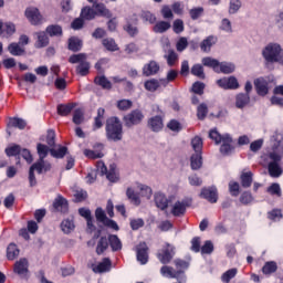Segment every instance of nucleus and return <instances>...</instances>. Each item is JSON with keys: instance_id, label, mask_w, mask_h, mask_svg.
<instances>
[{"instance_id": "f257e3e1", "label": "nucleus", "mask_w": 283, "mask_h": 283, "mask_svg": "<svg viewBox=\"0 0 283 283\" xmlns=\"http://www.w3.org/2000/svg\"><path fill=\"white\" fill-rule=\"evenodd\" d=\"M282 158H283V138L276 136L273 142L272 151L265 156L268 171L271 178H280V176H282L283 170L279 164L280 160H282Z\"/></svg>"}, {"instance_id": "f03ea898", "label": "nucleus", "mask_w": 283, "mask_h": 283, "mask_svg": "<svg viewBox=\"0 0 283 283\" xmlns=\"http://www.w3.org/2000/svg\"><path fill=\"white\" fill-rule=\"evenodd\" d=\"M106 138L113 143L123 140V122L120 118L114 116L106 120Z\"/></svg>"}, {"instance_id": "7ed1b4c3", "label": "nucleus", "mask_w": 283, "mask_h": 283, "mask_svg": "<svg viewBox=\"0 0 283 283\" xmlns=\"http://www.w3.org/2000/svg\"><path fill=\"white\" fill-rule=\"evenodd\" d=\"M209 138L214 140L216 145H220V143H222L220 151L223 156L233 154V146L231 145V143H233V138H231V135H220L217 129H212L209 133Z\"/></svg>"}, {"instance_id": "20e7f679", "label": "nucleus", "mask_w": 283, "mask_h": 283, "mask_svg": "<svg viewBox=\"0 0 283 283\" xmlns=\"http://www.w3.org/2000/svg\"><path fill=\"white\" fill-rule=\"evenodd\" d=\"M262 56L266 63L283 65V49L277 43L268 44L262 51Z\"/></svg>"}, {"instance_id": "39448f33", "label": "nucleus", "mask_w": 283, "mask_h": 283, "mask_svg": "<svg viewBox=\"0 0 283 283\" xmlns=\"http://www.w3.org/2000/svg\"><path fill=\"white\" fill-rule=\"evenodd\" d=\"M202 65H205L206 67H212V70L214 72H217V74H220V72L222 74H233V72H235V64L231 63V62H219L218 60L213 59V57H203L201 60Z\"/></svg>"}, {"instance_id": "423d86ee", "label": "nucleus", "mask_w": 283, "mask_h": 283, "mask_svg": "<svg viewBox=\"0 0 283 283\" xmlns=\"http://www.w3.org/2000/svg\"><path fill=\"white\" fill-rule=\"evenodd\" d=\"M145 120V114L140 109H133L130 113L124 115L123 123L125 127L132 129V127H136V125H140Z\"/></svg>"}, {"instance_id": "0eeeda50", "label": "nucleus", "mask_w": 283, "mask_h": 283, "mask_svg": "<svg viewBox=\"0 0 283 283\" xmlns=\"http://www.w3.org/2000/svg\"><path fill=\"white\" fill-rule=\"evenodd\" d=\"M39 160L35 161V165H40V167H44V171H50L52 169V165L50 161H45V158H48V154H50V147H48L44 144H38L36 146Z\"/></svg>"}, {"instance_id": "6e6552de", "label": "nucleus", "mask_w": 283, "mask_h": 283, "mask_svg": "<svg viewBox=\"0 0 283 283\" xmlns=\"http://www.w3.org/2000/svg\"><path fill=\"white\" fill-rule=\"evenodd\" d=\"M174 255H176V247L169 243H166V247L157 253V258L161 264H169L174 260Z\"/></svg>"}, {"instance_id": "1a4fd4ad", "label": "nucleus", "mask_w": 283, "mask_h": 283, "mask_svg": "<svg viewBox=\"0 0 283 283\" xmlns=\"http://www.w3.org/2000/svg\"><path fill=\"white\" fill-rule=\"evenodd\" d=\"M147 127L148 129H150V132H154L155 134H158V132H163V128L165 127L163 116L157 115L150 117L147 122Z\"/></svg>"}, {"instance_id": "9d476101", "label": "nucleus", "mask_w": 283, "mask_h": 283, "mask_svg": "<svg viewBox=\"0 0 283 283\" xmlns=\"http://www.w3.org/2000/svg\"><path fill=\"white\" fill-rule=\"evenodd\" d=\"M200 198H203L205 200H208V202H211L214 205L218 202V188L217 187H209V188H202L200 192Z\"/></svg>"}, {"instance_id": "9b49d317", "label": "nucleus", "mask_w": 283, "mask_h": 283, "mask_svg": "<svg viewBox=\"0 0 283 283\" xmlns=\"http://www.w3.org/2000/svg\"><path fill=\"white\" fill-rule=\"evenodd\" d=\"M189 205H191V201L187 199L175 202L171 209L172 216L177 218H180V216H185L187 211V207H189Z\"/></svg>"}, {"instance_id": "f8f14e48", "label": "nucleus", "mask_w": 283, "mask_h": 283, "mask_svg": "<svg viewBox=\"0 0 283 283\" xmlns=\"http://www.w3.org/2000/svg\"><path fill=\"white\" fill-rule=\"evenodd\" d=\"M217 84L219 85V87H222V90H238L240 87L238 78H235L234 76L218 80Z\"/></svg>"}, {"instance_id": "ddd939ff", "label": "nucleus", "mask_w": 283, "mask_h": 283, "mask_svg": "<svg viewBox=\"0 0 283 283\" xmlns=\"http://www.w3.org/2000/svg\"><path fill=\"white\" fill-rule=\"evenodd\" d=\"M103 149H105V146L103 144H95L93 150L84 149V156H86V158H91L92 160L103 158V156H105Z\"/></svg>"}, {"instance_id": "4468645a", "label": "nucleus", "mask_w": 283, "mask_h": 283, "mask_svg": "<svg viewBox=\"0 0 283 283\" xmlns=\"http://www.w3.org/2000/svg\"><path fill=\"white\" fill-rule=\"evenodd\" d=\"M254 87L259 96H266L269 94V82L264 77L255 78Z\"/></svg>"}, {"instance_id": "2eb2a0df", "label": "nucleus", "mask_w": 283, "mask_h": 283, "mask_svg": "<svg viewBox=\"0 0 283 283\" xmlns=\"http://www.w3.org/2000/svg\"><path fill=\"white\" fill-rule=\"evenodd\" d=\"M34 171H38V174H45V167L40 166V164H33L31 165L29 169V185L30 187H36V176H34Z\"/></svg>"}, {"instance_id": "dca6fc26", "label": "nucleus", "mask_w": 283, "mask_h": 283, "mask_svg": "<svg viewBox=\"0 0 283 283\" xmlns=\"http://www.w3.org/2000/svg\"><path fill=\"white\" fill-rule=\"evenodd\" d=\"M216 43H218V36L209 35L201 41V43L199 44V48L201 52H205V54H209V52H211V48H213Z\"/></svg>"}, {"instance_id": "f3484780", "label": "nucleus", "mask_w": 283, "mask_h": 283, "mask_svg": "<svg viewBox=\"0 0 283 283\" xmlns=\"http://www.w3.org/2000/svg\"><path fill=\"white\" fill-rule=\"evenodd\" d=\"M147 251H149L147 243L143 242L137 245V261L140 262V264L149 262V254Z\"/></svg>"}, {"instance_id": "a211bd4d", "label": "nucleus", "mask_w": 283, "mask_h": 283, "mask_svg": "<svg viewBox=\"0 0 283 283\" xmlns=\"http://www.w3.org/2000/svg\"><path fill=\"white\" fill-rule=\"evenodd\" d=\"M25 17L30 21L31 25H39L41 23V13L36 8H28L25 10Z\"/></svg>"}, {"instance_id": "6ab92c4d", "label": "nucleus", "mask_w": 283, "mask_h": 283, "mask_svg": "<svg viewBox=\"0 0 283 283\" xmlns=\"http://www.w3.org/2000/svg\"><path fill=\"white\" fill-rule=\"evenodd\" d=\"M160 72V64L156 61H150L149 63L145 64L143 67V75L144 76H156Z\"/></svg>"}, {"instance_id": "aec40b11", "label": "nucleus", "mask_w": 283, "mask_h": 283, "mask_svg": "<svg viewBox=\"0 0 283 283\" xmlns=\"http://www.w3.org/2000/svg\"><path fill=\"white\" fill-rule=\"evenodd\" d=\"M160 273L164 277H170V279H175V280H178L180 277V275H182L181 270L175 271L174 268L169 266V265L161 266Z\"/></svg>"}, {"instance_id": "412c9836", "label": "nucleus", "mask_w": 283, "mask_h": 283, "mask_svg": "<svg viewBox=\"0 0 283 283\" xmlns=\"http://www.w3.org/2000/svg\"><path fill=\"white\" fill-rule=\"evenodd\" d=\"M17 32V27L12 22L0 21V36L7 34V36H12Z\"/></svg>"}, {"instance_id": "4be33fe9", "label": "nucleus", "mask_w": 283, "mask_h": 283, "mask_svg": "<svg viewBox=\"0 0 283 283\" xmlns=\"http://www.w3.org/2000/svg\"><path fill=\"white\" fill-rule=\"evenodd\" d=\"M155 203L158 209L161 211H165L167 207H169V200L167 199V196L163 192H156L155 193Z\"/></svg>"}, {"instance_id": "5701e85b", "label": "nucleus", "mask_w": 283, "mask_h": 283, "mask_svg": "<svg viewBox=\"0 0 283 283\" xmlns=\"http://www.w3.org/2000/svg\"><path fill=\"white\" fill-rule=\"evenodd\" d=\"M249 103H251V95L239 93L235 96V107H238V109H244Z\"/></svg>"}, {"instance_id": "b1692460", "label": "nucleus", "mask_w": 283, "mask_h": 283, "mask_svg": "<svg viewBox=\"0 0 283 283\" xmlns=\"http://www.w3.org/2000/svg\"><path fill=\"white\" fill-rule=\"evenodd\" d=\"M35 36L38 39L35 42V48H48V45H50V38L48 36V32H36Z\"/></svg>"}, {"instance_id": "393cba45", "label": "nucleus", "mask_w": 283, "mask_h": 283, "mask_svg": "<svg viewBox=\"0 0 283 283\" xmlns=\"http://www.w3.org/2000/svg\"><path fill=\"white\" fill-rule=\"evenodd\" d=\"M53 207L61 213H67V209H69L67 199L59 196L57 198H55L53 202Z\"/></svg>"}, {"instance_id": "a878e982", "label": "nucleus", "mask_w": 283, "mask_h": 283, "mask_svg": "<svg viewBox=\"0 0 283 283\" xmlns=\"http://www.w3.org/2000/svg\"><path fill=\"white\" fill-rule=\"evenodd\" d=\"M14 273L25 275L28 273V259H20L14 264Z\"/></svg>"}, {"instance_id": "bb28decb", "label": "nucleus", "mask_w": 283, "mask_h": 283, "mask_svg": "<svg viewBox=\"0 0 283 283\" xmlns=\"http://www.w3.org/2000/svg\"><path fill=\"white\" fill-rule=\"evenodd\" d=\"M83 49V41L77 36H72L69 39V50L71 52H81Z\"/></svg>"}, {"instance_id": "cd10ccee", "label": "nucleus", "mask_w": 283, "mask_h": 283, "mask_svg": "<svg viewBox=\"0 0 283 283\" xmlns=\"http://www.w3.org/2000/svg\"><path fill=\"white\" fill-rule=\"evenodd\" d=\"M93 8L96 10V14L99 17H104L105 19H112V11L107 9V7L104 3H96L93 6Z\"/></svg>"}, {"instance_id": "c85d7f7f", "label": "nucleus", "mask_w": 283, "mask_h": 283, "mask_svg": "<svg viewBox=\"0 0 283 283\" xmlns=\"http://www.w3.org/2000/svg\"><path fill=\"white\" fill-rule=\"evenodd\" d=\"M112 269V261L105 258L97 266L93 268L94 273H107Z\"/></svg>"}, {"instance_id": "c756f323", "label": "nucleus", "mask_w": 283, "mask_h": 283, "mask_svg": "<svg viewBox=\"0 0 283 283\" xmlns=\"http://www.w3.org/2000/svg\"><path fill=\"white\" fill-rule=\"evenodd\" d=\"M108 244L112 249V251H120L123 249V243L120 242V239H118V235L116 234H109L108 235Z\"/></svg>"}, {"instance_id": "7c9ffc66", "label": "nucleus", "mask_w": 283, "mask_h": 283, "mask_svg": "<svg viewBox=\"0 0 283 283\" xmlns=\"http://www.w3.org/2000/svg\"><path fill=\"white\" fill-rule=\"evenodd\" d=\"M190 167L195 171L202 167V153H195L190 157Z\"/></svg>"}, {"instance_id": "2f4dec72", "label": "nucleus", "mask_w": 283, "mask_h": 283, "mask_svg": "<svg viewBox=\"0 0 283 283\" xmlns=\"http://www.w3.org/2000/svg\"><path fill=\"white\" fill-rule=\"evenodd\" d=\"M106 249H109V238L101 237L99 240L97 241V245H96L97 255H103V252Z\"/></svg>"}, {"instance_id": "473e14b6", "label": "nucleus", "mask_w": 283, "mask_h": 283, "mask_svg": "<svg viewBox=\"0 0 283 283\" xmlns=\"http://www.w3.org/2000/svg\"><path fill=\"white\" fill-rule=\"evenodd\" d=\"M76 107V104L69 103V104H60L57 105V114L60 116H69V114H72V109Z\"/></svg>"}, {"instance_id": "72a5a7b5", "label": "nucleus", "mask_w": 283, "mask_h": 283, "mask_svg": "<svg viewBox=\"0 0 283 283\" xmlns=\"http://www.w3.org/2000/svg\"><path fill=\"white\" fill-rule=\"evenodd\" d=\"M170 28L171 23L167 21H159L154 25L153 31L155 32V34H165V32H167V30H169Z\"/></svg>"}, {"instance_id": "f704fd0d", "label": "nucleus", "mask_w": 283, "mask_h": 283, "mask_svg": "<svg viewBox=\"0 0 283 283\" xmlns=\"http://www.w3.org/2000/svg\"><path fill=\"white\" fill-rule=\"evenodd\" d=\"M164 59H166L169 67H174V65H176V61H178V53H176L174 49H168L164 55Z\"/></svg>"}, {"instance_id": "c9c22d12", "label": "nucleus", "mask_w": 283, "mask_h": 283, "mask_svg": "<svg viewBox=\"0 0 283 283\" xmlns=\"http://www.w3.org/2000/svg\"><path fill=\"white\" fill-rule=\"evenodd\" d=\"M45 32L49 36H63V28L59 24H51L46 27Z\"/></svg>"}, {"instance_id": "e433bc0d", "label": "nucleus", "mask_w": 283, "mask_h": 283, "mask_svg": "<svg viewBox=\"0 0 283 283\" xmlns=\"http://www.w3.org/2000/svg\"><path fill=\"white\" fill-rule=\"evenodd\" d=\"M19 247H17V244L14 243H10L7 248V259L8 260H17V258H19Z\"/></svg>"}, {"instance_id": "4c0bfd02", "label": "nucleus", "mask_w": 283, "mask_h": 283, "mask_svg": "<svg viewBox=\"0 0 283 283\" xmlns=\"http://www.w3.org/2000/svg\"><path fill=\"white\" fill-rule=\"evenodd\" d=\"M81 18L92 21V19H96V11L92 7H84L81 11Z\"/></svg>"}, {"instance_id": "58836bf2", "label": "nucleus", "mask_w": 283, "mask_h": 283, "mask_svg": "<svg viewBox=\"0 0 283 283\" xmlns=\"http://www.w3.org/2000/svg\"><path fill=\"white\" fill-rule=\"evenodd\" d=\"M251 185H253V172H251V171L243 172L241 175V186L244 189H249V187H251Z\"/></svg>"}, {"instance_id": "ea45409f", "label": "nucleus", "mask_w": 283, "mask_h": 283, "mask_svg": "<svg viewBox=\"0 0 283 283\" xmlns=\"http://www.w3.org/2000/svg\"><path fill=\"white\" fill-rule=\"evenodd\" d=\"M96 85H99L102 90H112V82L105 77V75L96 76L94 80Z\"/></svg>"}, {"instance_id": "a19ab883", "label": "nucleus", "mask_w": 283, "mask_h": 283, "mask_svg": "<svg viewBox=\"0 0 283 283\" xmlns=\"http://www.w3.org/2000/svg\"><path fill=\"white\" fill-rule=\"evenodd\" d=\"M277 271V263L274 261H268L262 268V273L264 275H271Z\"/></svg>"}, {"instance_id": "79ce46f5", "label": "nucleus", "mask_w": 283, "mask_h": 283, "mask_svg": "<svg viewBox=\"0 0 283 283\" xmlns=\"http://www.w3.org/2000/svg\"><path fill=\"white\" fill-rule=\"evenodd\" d=\"M28 123L23 118L11 117L9 118L8 127H17L18 129H23L27 127Z\"/></svg>"}, {"instance_id": "37998d69", "label": "nucleus", "mask_w": 283, "mask_h": 283, "mask_svg": "<svg viewBox=\"0 0 283 283\" xmlns=\"http://www.w3.org/2000/svg\"><path fill=\"white\" fill-rule=\"evenodd\" d=\"M8 50L12 56H22V54H25V50H23L21 45L15 42L9 44Z\"/></svg>"}, {"instance_id": "c03bdc74", "label": "nucleus", "mask_w": 283, "mask_h": 283, "mask_svg": "<svg viewBox=\"0 0 283 283\" xmlns=\"http://www.w3.org/2000/svg\"><path fill=\"white\" fill-rule=\"evenodd\" d=\"M50 154L53 158H65V156L67 155V147L60 146L59 149L51 148Z\"/></svg>"}, {"instance_id": "a18cd8bd", "label": "nucleus", "mask_w": 283, "mask_h": 283, "mask_svg": "<svg viewBox=\"0 0 283 283\" xmlns=\"http://www.w3.org/2000/svg\"><path fill=\"white\" fill-rule=\"evenodd\" d=\"M144 87L147 92H156L160 87V82L156 78H151L144 83Z\"/></svg>"}, {"instance_id": "49530a36", "label": "nucleus", "mask_w": 283, "mask_h": 283, "mask_svg": "<svg viewBox=\"0 0 283 283\" xmlns=\"http://www.w3.org/2000/svg\"><path fill=\"white\" fill-rule=\"evenodd\" d=\"M140 19L144 23H149L150 25L156 23V15L151 11H142Z\"/></svg>"}, {"instance_id": "de8ad7c7", "label": "nucleus", "mask_w": 283, "mask_h": 283, "mask_svg": "<svg viewBox=\"0 0 283 283\" xmlns=\"http://www.w3.org/2000/svg\"><path fill=\"white\" fill-rule=\"evenodd\" d=\"M103 45L108 50V52H118V44L112 38H106L103 40Z\"/></svg>"}, {"instance_id": "09e8293b", "label": "nucleus", "mask_w": 283, "mask_h": 283, "mask_svg": "<svg viewBox=\"0 0 283 283\" xmlns=\"http://www.w3.org/2000/svg\"><path fill=\"white\" fill-rule=\"evenodd\" d=\"M190 73L192 74V76H197V78L205 80L206 77L205 67L202 66V64H195L191 67Z\"/></svg>"}, {"instance_id": "8fccbe9b", "label": "nucleus", "mask_w": 283, "mask_h": 283, "mask_svg": "<svg viewBox=\"0 0 283 283\" xmlns=\"http://www.w3.org/2000/svg\"><path fill=\"white\" fill-rule=\"evenodd\" d=\"M209 114V107L207 106V104L201 103L198 107H197V118L199 120H205L207 118V115Z\"/></svg>"}, {"instance_id": "3c124183", "label": "nucleus", "mask_w": 283, "mask_h": 283, "mask_svg": "<svg viewBox=\"0 0 283 283\" xmlns=\"http://www.w3.org/2000/svg\"><path fill=\"white\" fill-rule=\"evenodd\" d=\"M76 72L80 76H87L90 74V62L85 60L81 62L76 67Z\"/></svg>"}, {"instance_id": "603ef678", "label": "nucleus", "mask_w": 283, "mask_h": 283, "mask_svg": "<svg viewBox=\"0 0 283 283\" xmlns=\"http://www.w3.org/2000/svg\"><path fill=\"white\" fill-rule=\"evenodd\" d=\"M84 120H85V113H83V109L76 108L73 113L74 125H82Z\"/></svg>"}, {"instance_id": "864d4df0", "label": "nucleus", "mask_w": 283, "mask_h": 283, "mask_svg": "<svg viewBox=\"0 0 283 283\" xmlns=\"http://www.w3.org/2000/svg\"><path fill=\"white\" fill-rule=\"evenodd\" d=\"M74 221L70 219H65L61 223V230L66 234L72 233V231H74Z\"/></svg>"}, {"instance_id": "5fc2aeb1", "label": "nucleus", "mask_w": 283, "mask_h": 283, "mask_svg": "<svg viewBox=\"0 0 283 283\" xmlns=\"http://www.w3.org/2000/svg\"><path fill=\"white\" fill-rule=\"evenodd\" d=\"M191 147L195 151V154H202V138L196 136L191 140Z\"/></svg>"}, {"instance_id": "6e6d98bb", "label": "nucleus", "mask_w": 283, "mask_h": 283, "mask_svg": "<svg viewBox=\"0 0 283 283\" xmlns=\"http://www.w3.org/2000/svg\"><path fill=\"white\" fill-rule=\"evenodd\" d=\"M132 105H134V103L129 99H119V101H117V108L120 112H127V109H132Z\"/></svg>"}, {"instance_id": "4d7b16f0", "label": "nucleus", "mask_w": 283, "mask_h": 283, "mask_svg": "<svg viewBox=\"0 0 283 283\" xmlns=\"http://www.w3.org/2000/svg\"><path fill=\"white\" fill-rule=\"evenodd\" d=\"M84 61H87V54L85 53L73 54L69 57V63H72V64L83 63Z\"/></svg>"}, {"instance_id": "13d9d810", "label": "nucleus", "mask_w": 283, "mask_h": 283, "mask_svg": "<svg viewBox=\"0 0 283 283\" xmlns=\"http://www.w3.org/2000/svg\"><path fill=\"white\" fill-rule=\"evenodd\" d=\"M126 196H127L128 200H130L133 202V205H136V206L140 205V197H138V195H136L134 189L127 188Z\"/></svg>"}, {"instance_id": "bf43d9fd", "label": "nucleus", "mask_w": 283, "mask_h": 283, "mask_svg": "<svg viewBox=\"0 0 283 283\" xmlns=\"http://www.w3.org/2000/svg\"><path fill=\"white\" fill-rule=\"evenodd\" d=\"M126 196H127L128 200H130L133 202V205H136V206L140 205V197H138V195H136L134 189L127 188Z\"/></svg>"}, {"instance_id": "052dcab7", "label": "nucleus", "mask_w": 283, "mask_h": 283, "mask_svg": "<svg viewBox=\"0 0 283 283\" xmlns=\"http://www.w3.org/2000/svg\"><path fill=\"white\" fill-rule=\"evenodd\" d=\"M235 275H238V269H230L222 274L221 280L222 282L229 283L233 277H235Z\"/></svg>"}, {"instance_id": "680f3d73", "label": "nucleus", "mask_w": 283, "mask_h": 283, "mask_svg": "<svg viewBox=\"0 0 283 283\" xmlns=\"http://www.w3.org/2000/svg\"><path fill=\"white\" fill-rule=\"evenodd\" d=\"M268 193H270V196H277V198L282 197V188L280 187V184H272L268 187Z\"/></svg>"}, {"instance_id": "e2e57ef3", "label": "nucleus", "mask_w": 283, "mask_h": 283, "mask_svg": "<svg viewBox=\"0 0 283 283\" xmlns=\"http://www.w3.org/2000/svg\"><path fill=\"white\" fill-rule=\"evenodd\" d=\"M242 8V2L240 0H230L229 14H235Z\"/></svg>"}, {"instance_id": "0e129e2a", "label": "nucleus", "mask_w": 283, "mask_h": 283, "mask_svg": "<svg viewBox=\"0 0 283 283\" xmlns=\"http://www.w3.org/2000/svg\"><path fill=\"white\" fill-rule=\"evenodd\" d=\"M174 264H175L176 269H178V271H182V273H185V271H187V269H189V262H187L182 259H175Z\"/></svg>"}, {"instance_id": "69168bd1", "label": "nucleus", "mask_w": 283, "mask_h": 283, "mask_svg": "<svg viewBox=\"0 0 283 283\" xmlns=\"http://www.w3.org/2000/svg\"><path fill=\"white\" fill-rule=\"evenodd\" d=\"M189 14H190L191 19L193 21H196L197 19H200V17H202V14H205V8H202V7L193 8L189 11Z\"/></svg>"}, {"instance_id": "338daca9", "label": "nucleus", "mask_w": 283, "mask_h": 283, "mask_svg": "<svg viewBox=\"0 0 283 283\" xmlns=\"http://www.w3.org/2000/svg\"><path fill=\"white\" fill-rule=\"evenodd\" d=\"M106 178L109 182H118V172H116V168L111 166L109 171L106 172Z\"/></svg>"}, {"instance_id": "774afa93", "label": "nucleus", "mask_w": 283, "mask_h": 283, "mask_svg": "<svg viewBox=\"0 0 283 283\" xmlns=\"http://www.w3.org/2000/svg\"><path fill=\"white\" fill-rule=\"evenodd\" d=\"M7 156H19L21 154V146L20 145H13L8 148H6Z\"/></svg>"}]
</instances>
